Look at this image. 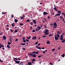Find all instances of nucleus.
Returning <instances> with one entry per match:
<instances>
[{"instance_id":"obj_1","label":"nucleus","mask_w":65,"mask_h":65,"mask_svg":"<svg viewBox=\"0 0 65 65\" xmlns=\"http://www.w3.org/2000/svg\"><path fill=\"white\" fill-rule=\"evenodd\" d=\"M54 37L55 38V39L56 40H57L58 39H59V38L60 37V36H59V34H57L56 35H55Z\"/></svg>"},{"instance_id":"obj_51","label":"nucleus","mask_w":65,"mask_h":65,"mask_svg":"<svg viewBox=\"0 0 65 65\" xmlns=\"http://www.w3.org/2000/svg\"><path fill=\"white\" fill-rule=\"evenodd\" d=\"M0 62H1V63H2V62H3V61H2L1 60V59H0Z\"/></svg>"},{"instance_id":"obj_27","label":"nucleus","mask_w":65,"mask_h":65,"mask_svg":"<svg viewBox=\"0 0 65 65\" xmlns=\"http://www.w3.org/2000/svg\"><path fill=\"white\" fill-rule=\"evenodd\" d=\"M8 44L10 45V44H11V43L10 42H8Z\"/></svg>"},{"instance_id":"obj_20","label":"nucleus","mask_w":65,"mask_h":65,"mask_svg":"<svg viewBox=\"0 0 65 65\" xmlns=\"http://www.w3.org/2000/svg\"><path fill=\"white\" fill-rule=\"evenodd\" d=\"M11 26L12 27H13V26H14V23H13L12 24H11Z\"/></svg>"},{"instance_id":"obj_41","label":"nucleus","mask_w":65,"mask_h":65,"mask_svg":"<svg viewBox=\"0 0 65 65\" xmlns=\"http://www.w3.org/2000/svg\"><path fill=\"white\" fill-rule=\"evenodd\" d=\"M57 27V26H54L53 27L54 28H56V27Z\"/></svg>"},{"instance_id":"obj_25","label":"nucleus","mask_w":65,"mask_h":65,"mask_svg":"<svg viewBox=\"0 0 65 65\" xmlns=\"http://www.w3.org/2000/svg\"><path fill=\"white\" fill-rule=\"evenodd\" d=\"M43 37H47V36H45V35H43L42 36Z\"/></svg>"},{"instance_id":"obj_17","label":"nucleus","mask_w":65,"mask_h":65,"mask_svg":"<svg viewBox=\"0 0 65 65\" xmlns=\"http://www.w3.org/2000/svg\"><path fill=\"white\" fill-rule=\"evenodd\" d=\"M61 56H62V57L64 58L65 57V54H63V55H61Z\"/></svg>"},{"instance_id":"obj_8","label":"nucleus","mask_w":65,"mask_h":65,"mask_svg":"<svg viewBox=\"0 0 65 65\" xmlns=\"http://www.w3.org/2000/svg\"><path fill=\"white\" fill-rule=\"evenodd\" d=\"M43 14L45 15H46V14H47V12H46L45 11L44 12Z\"/></svg>"},{"instance_id":"obj_31","label":"nucleus","mask_w":65,"mask_h":65,"mask_svg":"<svg viewBox=\"0 0 65 65\" xmlns=\"http://www.w3.org/2000/svg\"><path fill=\"white\" fill-rule=\"evenodd\" d=\"M65 39L63 40V41H61L62 42H65Z\"/></svg>"},{"instance_id":"obj_37","label":"nucleus","mask_w":65,"mask_h":65,"mask_svg":"<svg viewBox=\"0 0 65 65\" xmlns=\"http://www.w3.org/2000/svg\"><path fill=\"white\" fill-rule=\"evenodd\" d=\"M20 25H21V26H22L23 25V23H20Z\"/></svg>"},{"instance_id":"obj_33","label":"nucleus","mask_w":65,"mask_h":65,"mask_svg":"<svg viewBox=\"0 0 65 65\" xmlns=\"http://www.w3.org/2000/svg\"><path fill=\"white\" fill-rule=\"evenodd\" d=\"M2 14H6V13L5 12L4 13L3 12H2Z\"/></svg>"},{"instance_id":"obj_26","label":"nucleus","mask_w":65,"mask_h":65,"mask_svg":"<svg viewBox=\"0 0 65 65\" xmlns=\"http://www.w3.org/2000/svg\"><path fill=\"white\" fill-rule=\"evenodd\" d=\"M1 46L2 47H4V45H2L1 44H0Z\"/></svg>"},{"instance_id":"obj_48","label":"nucleus","mask_w":65,"mask_h":65,"mask_svg":"<svg viewBox=\"0 0 65 65\" xmlns=\"http://www.w3.org/2000/svg\"><path fill=\"white\" fill-rule=\"evenodd\" d=\"M36 54H38V52H36Z\"/></svg>"},{"instance_id":"obj_42","label":"nucleus","mask_w":65,"mask_h":65,"mask_svg":"<svg viewBox=\"0 0 65 65\" xmlns=\"http://www.w3.org/2000/svg\"><path fill=\"white\" fill-rule=\"evenodd\" d=\"M26 40L27 42H29V40H28L26 39Z\"/></svg>"},{"instance_id":"obj_53","label":"nucleus","mask_w":65,"mask_h":65,"mask_svg":"<svg viewBox=\"0 0 65 65\" xmlns=\"http://www.w3.org/2000/svg\"><path fill=\"white\" fill-rule=\"evenodd\" d=\"M21 19H23V18H24V17L23 16L22 17H21Z\"/></svg>"},{"instance_id":"obj_39","label":"nucleus","mask_w":65,"mask_h":65,"mask_svg":"<svg viewBox=\"0 0 65 65\" xmlns=\"http://www.w3.org/2000/svg\"><path fill=\"white\" fill-rule=\"evenodd\" d=\"M42 57V56H41V55H39L38 56V57L39 58H40V57Z\"/></svg>"},{"instance_id":"obj_36","label":"nucleus","mask_w":65,"mask_h":65,"mask_svg":"<svg viewBox=\"0 0 65 65\" xmlns=\"http://www.w3.org/2000/svg\"><path fill=\"white\" fill-rule=\"evenodd\" d=\"M60 39L61 40H63V38H61Z\"/></svg>"},{"instance_id":"obj_29","label":"nucleus","mask_w":65,"mask_h":65,"mask_svg":"<svg viewBox=\"0 0 65 65\" xmlns=\"http://www.w3.org/2000/svg\"><path fill=\"white\" fill-rule=\"evenodd\" d=\"M57 33H58V34H61V32H59V31H57Z\"/></svg>"},{"instance_id":"obj_61","label":"nucleus","mask_w":65,"mask_h":65,"mask_svg":"<svg viewBox=\"0 0 65 65\" xmlns=\"http://www.w3.org/2000/svg\"><path fill=\"white\" fill-rule=\"evenodd\" d=\"M60 19H63V17L61 16L60 17Z\"/></svg>"},{"instance_id":"obj_14","label":"nucleus","mask_w":65,"mask_h":65,"mask_svg":"<svg viewBox=\"0 0 65 65\" xmlns=\"http://www.w3.org/2000/svg\"><path fill=\"white\" fill-rule=\"evenodd\" d=\"M7 47L8 48H10V47L9 46V45H7Z\"/></svg>"},{"instance_id":"obj_64","label":"nucleus","mask_w":65,"mask_h":65,"mask_svg":"<svg viewBox=\"0 0 65 65\" xmlns=\"http://www.w3.org/2000/svg\"><path fill=\"white\" fill-rule=\"evenodd\" d=\"M41 27H43V25H41Z\"/></svg>"},{"instance_id":"obj_16","label":"nucleus","mask_w":65,"mask_h":65,"mask_svg":"<svg viewBox=\"0 0 65 65\" xmlns=\"http://www.w3.org/2000/svg\"><path fill=\"white\" fill-rule=\"evenodd\" d=\"M18 64H19V65H23V62H21L20 63H19Z\"/></svg>"},{"instance_id":"obj_19","label":"nucleus","mask_w":65,"mask_h":65,"mask_svg":"<svg viewBox=\"0 0 65 65\" xmlns=\"http://www.w3.org/2000/svg\"><path fill=\"white\" fill-rule=\"evenodd\" d=\"M54 10H55L56 11H57V8H56V7H55L54 8Z\"/></svg>"},{"instance_id":"obj_49","label":"nucleus","mask_w":65,"mask_h":65,"mask_svg":"<svg viewBox=\"0 0 65 65\" xmlns=\"http://www.w3.org/2000/svg\"><path fill=\"white\" fill-rule=\"evenodd\" d=\"M32 61H35V59H34L32 60Z\"/></svg>"},{"instance_id":"obj_45","label":"nucleus","mask_w":65,"mask_h":65,"mask_svg":"<svg viewBox=\"0 0 65 65\" xmlns=\"http://www.w3.org/2000/svg\"><path fill=\"white\" fill-rule=\"evenodd\" d=\"M32 32H35V30H33L32 31Z\"/></svg>"},{"instance_id":"obj_62","label":"nucleus","mask_w":65,"mask_h":65,"mask_svg":"<svg viewBox=\"0 0 65 65\" xmlns=\"http://www.w3.org/2000/svg\"><path fill=\"white\" fill-rule=\"evenodd\" d=\"M22 39L24 40H25V38L24 37H23L22 38Z\"/></svg>"},{"instance_id":"obj_44","label":"nucleus","mask_w":65,"mask_h":65,"mask_svg":"<svg viewBox=\"0 0 65 65\" xmlns=\"http://www.w3.org/2000/svg\"><path fill=\"white\" fill-rule=\"evenodd\" d=\"M38 43V42H36L35 43V44H38V43Z\"/></svg>"},{"instance_id":"obj_40","label":"nucleus","mask_w":65,"mask_h":65,"mask_svg":"<svg viewBox=\"0 0 65 65\" xmlns=\"http://www.w3.org/2000/svg\"><path fill=\"white\" fill-rule=\"evenodd\" d=\"M63 35H61V38H63Z\"/></svg>"},{"instance_id":"obj_50","label":"nucleus","mask_w":65,"mask_h":65,"mask_svg":"<svg viewBox=\"0 0 65 65\" xmlns=\"http://www.w3.org/2000/svg\"><path fill=\"white\" fill-rule=\"evenodd\" d=\"M44 27H45V28H47V27H46V25H44Z\"/></svg>"},{"instance_id":"obj_6","label":"nucleus","mask_w":65,"mask_h":65,"mask_svg":"<svg viewBox=\"0 0 65 65\" xmlns=\"http://www.w3.org/2000/svg\"><path fill=\"white\" fill-rule=\"evenodd\" d=\"M32 57H36V54H32Z\"/></svg>"},{"instance_id":"obj_34","label":"nucleus","mask_w":65,"mask_h":65,"mask_svg":"<svg viewBox=\"0 0 65 65\" xmlns=\"http://www.w3.org/2000/svg\"><path fill=\"white\" fill-rule=\"evenodd\" d=\"M33 54H36V52L35 51H34L32 52Z\"/></svg>"},{"instance_id":"obj_2","label":"nucleus","mask_w":65,"mask_h":65,"mask_svg":"<svg viewBox=\"0 0 65 65\" xmlns=\"http://www.w3.org/2000/svg\"><path fill=\"white\" fill-rule=\"evenodd\" d=\"M45 31L44 32V35H48L49 34V32H48V30L47 29H46L45 30Z\"/></svg>"},{"instance_id":"obj_10","label":"nucleus","mask_w":65,"mask_h":65,"mask_svg":"<svg viewBox=\"0 0 65 65\" xmlns=\"http://www.w3.org/2000/svg\"><path fill=\"white\" fill-rule=\"evenodd\" d=\"M54 26H57V24L56 22L54 23L53 24Z\"/></svg>"},{"instance_id":"obj_24","label":"nucleus","mask_w":65,"mask_h":65,"mask_svg":"<svg viewBox=\"0 0 65 65\" xmlns=\"http://www.w3.org/2000/svg\"><path fill=\"white\" fill-rule=\"evenodd\" d=\"M31 38V36H30V37H27V39H30Z\"/></svg>"},{"instance_id":"obj_23","label":"nucleus","mask_w":65,"mask_h":65,"mask_svg":"<svg viewBox=\"0 0 65 65\" xmlns=\"http://www.w3.org/2000/svg\"><path fill=\"white\" fill-rule=\"evenodd\" d=\"M62 14L63 15H64V17H65V14L64 13H62Z\"/></svg>"},{"instance_id":"obj_58","label":"nucleus","mask_w":65,"mask_h":65,"mask_svg":"<svg viewBox=\"0 0 65 65\" xmlns=\"http://www.w3.org/2000/svg\"><path fill=\"white\" fill-rule=\"evenodd\" d=\"M47 18L50 19V17H49V16H48L47 17Z\"/></svg>"},{"instance_id":"obj_43","label":"nucleus","mask_w":65,"mask_h":65,"mask_svg":"<svg viewBox=\"0 0 65 65\" xmlns=\"http://www.w3.org/2000/svg\"><path fill=\"white\" fill-rule=\"evenodd\" d=\"M26 22H30V20L29 19H28V20L26 21Z\"/></svg>"},{"instance_id":"obj_7","label":"nucleus","mask_w":65,"mask_h":65,"mask_svg":"<svg viewBox=\"0 0 65 65\" xmlns=\"http://www.w3.org/2000/svg\"><path fill=\"white\" fill-rule=\"evenodd\" d=\"M32 39L33 40H35L36 39V37L35 36L33 37V38H32Z\"/></svg>"},{"instance_id":"obj_32","label":"nucleus","mask_w":65,"mask_h":65,"mask_svg":"<svg viewBox=\"0 0 65 65\" xmlns=\"http://www.w3.org/2000/svg\"><path fill=\"white\" fill-rule=\"evenodd\" d=\"M30 25H33V22H30Z\"/></svg>"},{"instance_id":"obj_18","label":"nucleus","mask_w":65,"mask_h":65,"mask_svg":"<svg viewBox=\"0 0 65 65\" xmlns=\"http://www.w3.org/2000/svg\"><path fill=\"white\" fill-rule=\"evenodd\" d=\"M14 21L16 23H17V22H18V20H17L16 19H15L14 20Z\"/></svg>"},{"instance_id":"obj_12","label":"nucleus","mask_w":65,"mask_h":65,"mask_svg":"<svg viewBox=\"0 0 65 65\" xmlns=\"http://www.w3.org/2000/svg\"><path fill=\"white\" fill-rule=\"evenodd\" d=\"M58 15L60 16V14L57 13L55 15V17H56V16H58Z\"/></svg>"},{"instance_id":"obj_9","label":"nucleus","mask_w":65,"mask_h":65,"mask_svg":"<svg viewBox=\"0 0 65 65\" xmlns=\"http://www.w3.org/2000/svg\"><path fill=\"white\" fill-rule=\"evenodd\" d=\"M3 38L4 40H6V37L5 36H4L3 37Z\"/></svg>"},{"instance_id":"obj_11","label":"nucleus","mask_w":65,"mask_h":65,"mask_svg":"<svg viewBox=\"0 0 65 65\" xmlns=\"http://www.w3.org/2000/svg\"><path fill=\"white\" fill-rule=\"evenodd\" d=\"M33 22L35 24H36V22L35 21V20H33Z\"/></svg>"},{"instance_id":"obj_57","label":"nucleus","mask_w":65,"mask_h":65,"mask_svg":"<svg viewBox=\"0 0 65 65\" xmlns=\"http://www.w3.org/2000/svg\"><path fill=\"white\" fill-rule=\"evenodd\" d=\"M50 64L51 65H53V63H50Z\"/></svg>"},{"instance_id":"obj_38","label":"nucleus","mask_w":65,"mask_h":65,"mask_svg":"<svg viewBox=\"0 0 65 65\" xmlns=\"http://www.w3.org/2000/svg\"><path fill=\"white\" fill-rule=\"evenodd\" d=\"M38 49L39 50H41V47H39L38 48Z\"/></svg>"},{"instance_id":"obj_28","label":"nucleus","mask_w":65,"mask_h":65,"mask_svg":"<svg viewBox=\"0 0 65 65\" xmlns=\"http://www.w3.org/2000/svg\"><path fill=\"white\" fill-rule=\"evenodd\" d=\"M58 13H61V11H58Z\"/></svg>"},{"instance_id":"obj_3","label":"nucleus","mask_w":65,"mask_h":65,"mask_svg":"<svg viewBox=\"0 0 65 65\" xmlns=\"http://www.w3.org/2000/svg\"><path fill=\"white\" fill-rule=\"evenodd\" d=\"M41 27L40 26H38L37 27V28L36 29V31H38L39 30H40L41 29Z\"/></svg>"},{"instance_id":"obj_30","label":"nucleus","mask_w":65,"mask_h":65,"mask_svg":"<svg viewBox=\"0 0 65 65\" xmlns=\"http://www.w3.org/2000/svg\"><path fill=\"white\" fill-rule=\"evenodd\" d=\"M50 42H49V41H48L47 42V44H50Z\"/></svg>"},{"instance_id":"obj_54","label":"nucleus","mask_w":65,"mask_h":65,"mask_svg":"<svg viewBox=\"0 0 65 65\" xmlns=\"http://www.w3.org/2000/svg\"><path fill=\"white\" fill-rule=\"evenodd\" d=\"M55 49H52V51H55Z\"/></svg>"},{"instance_id":"obj_47","label":"nucleus","mask_w":65,"mask_h":65,"mask_svg":"<svg viewBox=\"0 0 65 65\" xmlns=\"http://www.w3.org/2000/svg\"><path fill=\"white\" fill-rule=\"evenodd\" d=\"M14 59L16 60H18V59L16 58H14Z\"/></svg>"},{"instance_id":"obj_52","label":"nucleus","mask_w":65,"mask_h":65,"mask_svg":"<svg viewBox=\"0 0 65 65\" xmlns=\"http://www.w3.org/2000/svg\"><path fill=\"white\" fill-rule=\"evenodd\" d=\"M15 41H18V39H16V40H15Z\"/></svg>"},{"instance_id":"obj_4","label":"nucleus","mask_w":65,"mask_h":65,"mask_svg":"<svg viewBox=\"0 0 65 65\" xmlns=\"http://www.w3.org/2000/svg\"><path fill=\"white\" fill-rule=\"evenodd\" d=\"M13 60H15V62L16 63V64H19L20 63V61H17L14 59H13Z\"/></svg>"},{"instance_id":"obj_13","label":"nucleus","mask_w":65,"mask_h":65,"mask_svg":"<svg viewBox=\"0 0 65 65\" xmlns=\"http://www.w3.org/2000/svg\"><path fill=\"white\" fill-rule=\"evenodd\" d=\"M20 45H25L26 44V43H21L20 44Z\"/></svg>"},{"instance_id":"obj_46","label":"nucleus","mask_w":65,"mask_h":65,"mask_svg":"<svg viewBox=\"0 0 65 65\" xmlns=\"http://www.w3.org/2000/svg\"><path fill=\"white\" fill-rule=\"evenodd\" d=\"M13 17H14V16L13 15V14H12V15H11V17H12V18H13Z\"/></svg>"},{"instance_id":"obj_15","label":"nucleus","mask_w":65,"mask_h":65,"mask_svg":"<svg viewBox=\"0 0 65 65\" xmlns=\"http://www.w3.org/2000/svg\"><path fill=\"white\" fill-rule=\"evenodd\" d=\"M28 65H31L32 64V63L30 62L28 63Z\"/></svg>"},{"instance_id":"obj_5","label":"nucleus","mask_w":65,"mask_h":65,"mask_svg":"<svg viewBox=\"0 0 65 65\" xmlns=\"http://www.w3.org/2000/svg\"><path fill=\"white\" fill-rule=\"evenodd\" d=\"M9 38L10 41V42H12V40H11V39H12V37L11 36H9Z\"/></svg>"},{"instance_id":"obj_63","label":"nucleus","mask_w":65,"mask_h":65,"mask_svg":"<svg viewBox=\"0 0 65 65\" xmlns=\"http://www.w3.org/2000/svg\"><path fill=\"white\" fill-rule=\"evenodd\" d=\"M2 34H3L2 33H0V35H2Z\"/></svg>"},{"instance_id":"obj_60","label":"nucleus","mask_w":65,"mask_h":65,"mask_svg":"<svg viewBox=\"0 0 65 65\" xmlns=\"http://www.w3.org/2000/svg\"><path fill=\"white\" fill-rule=\"evenodd\" d=\"M22 49H23V50H26V49H25V48H22Z\"/></svg>"},{"instance_id":"obj_21","label":"nucleus","mask_w":65,"mask_h":65,"mask_svg":"<svg viewBox=\"0 0 65 65\" xmlns=\"http://www.w3.org/2000/svg\"><path fill=\"white\" fill-rule=\"evenodd\" d=\"M18 31V30H15L14 31V32L15 33H17V32Z\"/></svg>"},{"instance_id":"obj_35","label":"nucleus","mask_w":65,"mask_h":65,"mask_svg":"<svg viewBox=\"0 0 65 65\" xmlns=\"http://www.w3.org/2000/svg\"><path fill=\"white\" fill-rule=\"evenodd\" d=\"M23 40L24 42L25 43V42H26V41L25 40Z\"/></svg>"},{"instance_id":"obj_22","label":"nucleus","mask_w":65,"mask_h":65,"mask_svg":"<svg viewBox=\"0 0 65 65\" xmlns=\"http://www.w3.org/2000/svg\"><path fill=\"white\" fill-rule=\"evenodd\" d=\"M28 55L29 56H32V54H31V53H28Z\"/></svg>"},{"instance_id":"obj_59","label":"nucleus","mask_w":65,"mask_h":65,"mask_svg":"<svg viewBox=\"0 0 65 65\" xmlns=\"http://www.w3.org/2000/svg\"><path fill=\"white\" fill-rule=\"evenodd\" d=\"M51 26H53V23H51L50 24Z\"/></svg>"},{"instance_id":"obj_55","label":"nucleus","mask_w":65,"mask_h":65,"mask_svg":"<svg viewBox=\"0 0 65 65\" xmlns=\"http://www.w3.org/2000/svg\"><path fill=\"white\" fill-rule=\"evenodd\" d=\"M51 13H52V14L53 15H54V13L51 12Z\"/></svg>"},{"instance_id":"obj_56","label":"nucleus","mask_w":65,"mask_h":65,"mask_svg":"<svg viewBox=\"0 0 65 65\" xmlns=\"http://www.w3.org/2000/svg\"><path fill=\"white\" fill-rule=\"evenodd\" d=\"M52 36V35L51 34H50L49 35V36Z\"/></svg>"}]
</instances>
